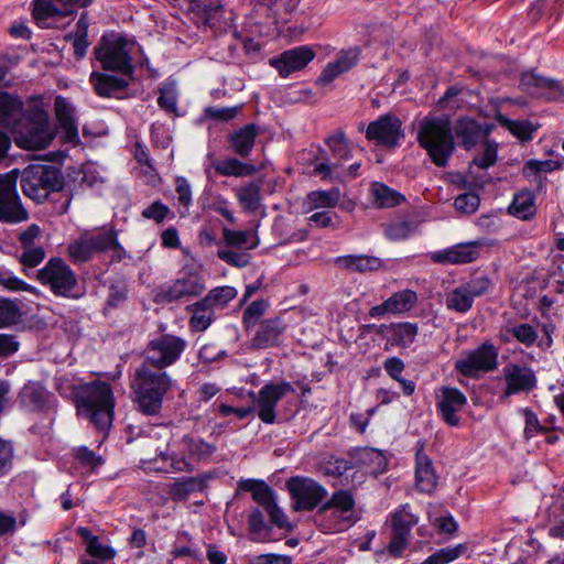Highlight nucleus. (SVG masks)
<instances>
[{
  "label": "nucleus",
  "instance_id": "nucleus-1",
  "mask_svg": "<svg viewBox=\"0 0 564 564\" xmlns=\"http://www.w3.org/2000/svg\"><path fill=\"white\" fill-rule=\"evenodd\" d=\"M174 384L175 380L165 370L140 364L130 381L132 401L142 414L156 416Z\"/></svg>",
  "mask_w": 564,
  "mask_h": 564
},
{
  "label": "nucleus",
  "instance_id": "nucleus-2",
  "mask_svg": "<svg viewBox=\"0 0 564 564\" xmlns=\"http://www.w3.org/2000/svg\"><path fill=\"white\" fill-rule=\"evenodd\" d=\"M416 141L431 161L438 167H445L455 152V138L449 118L425 116L419 121Z\"/></svg>",
  "mask_w": 564,
  "mask_h": 564
},
{
  "label": "nucleus",
  "instance_id": "nucleus-3",
  "mask_svg": "<svg viewBox=\"0 0 564 564\" xmlns=\"http://www.w3.org/2000/svg\"><path fill=\"white\" fill-rule=\"evenodd\" d=\"M79 415L87 419L98 431L107 432L113 420V392L109 383L94 381L80 388L75 397Z\"/></svg>",
  "mask_w": 564,
  "mask_h": 564
},
{
  "label": "nucleus",
  "instance_id": "nucleus-4",
  "mask_svg": "<svg viewBox=\"0 0 564 564\" xmlns=\"http://www.w3.org/2000/svg\"><path fill=\"white\" fill-rule=\"evenodd\" d=\"M11 132L17 145L26 150L45 149L55 135L48 113L40 104L30 105Z\"/></svg>",
  "mask_w": 564,
  "mask_h": 564
},
{
  "label": "nucleus",
  "instance_id": "nucleus-5",
  "mask_svg": "<svg viewBox=\"0 0 564 564\" xmlns=\"http://www.w3.org/2000/svg\"><path fill=\"white\" fill-rule=\"evenodd\" d=\"M22 192L36 203L47 199L50 193L64 191L65 183L62 171L48 164H30L21 174Z\"/></svg>",
  "mask_w": 564,
  "mask_h": 564
},
{
  "label": "nucleus",
  "instance_id": "nucleus-6",
  "mask_svg": "<svg viewBox=\"0 0 564 564\" xmlns=\"http://www.w3.org/2000/svg\"><path fill=\"white\" fill-rule=\"evenodd\" d=\"M36 279L56 296L79 299L83 295L78 290L75 272L62 258H51L42 269L37 270Z\"/></svg>",
  "mask_w": 564,
  "mask_h": 564
},
{
  "label": "nucleus",
  "instance_id": "nucleus-7",
  "mask_svg": "<svg viewBox=\"0 0 564 564\" xmlns=\"http://www.w3.org/2000/svg\"><path fill=\"white\" fill-rule=\"evenodd\" d=\"M186 348V341L177 336L163 334L151 339L144 349L141 364L165 370L174 365Z\"/></svg>",
  "mask_w": 564,
  "mask_h": 564
},
{
  "label": "nucleus",
  "instance_id": "nucleus-8",
  "mask_svg": "<svg viewBox=\"0 0 564 564\" xmlns=\"http://www.w3.org/2000/svg\"><path fill=\"white\" fill-rule=\"evenodd\" d=\"M497 347L489 340L476 349L465 351L455 361V370L466 378H476L479 373L491 372L498 367Z\"/></svg>",
  "mask_w": 564,
  "mask_h": 564
},
{
  "label": "nucleus",
  "instance_id": "nucleus-9",
  "mask_svg": "<svg viewBox=\"0 0 564 564\" xmlns=\"http://www.w3.org/2000/svg\"><path fill=\"white\" fill-rule=\"evenodd\" d=\"M285 487L294 511H312L327 497L326 488L310 477H291L286 480Z\"/></svg>",
  "mask_w": 564,
  "mask_h": 564
},
{
  "label": "nucleus",
  "instance_id": "nucleus-10",
  "mask_svg": "<svg viewBox=\"0 0 564 564\" xmlns=\"http://www.w3.org/2000/svg\"><path fill=\"white\" fill-rule=\"evenodd\" d=\"M19 170L0 174V221L19 224L28 220L29 214L23 207L17 191Z\"/></svg>",
  "mask_w": 564,
  "mask_h": 564
},
{
  "label": "nucleus",
  "instance_id": "nucleus-11",
  "mask_svg": "<svg viewBox=\"0 0 564 564\" xmlns=\"http://www.w3.org/2000/svg\"><path fill=\"white\" fill-rule=\"evenodd\" d=\"M128 42L119 36L95 47V56L106 70H112L126 76L133 73L132 57L127 50Z\"/></svg>",
  "mask_w": 564,
  "mask_h": 564
},
{
  "label": "nucleus",
  "instance_id": "nucleus-12",
  "mask_svg": "<svg viewBox=\"0 0 564 564\" xmlns=\"http://www.w3.org/2000/svg\"><path fill=\"white\" fill-rule=\"evenodd\" d=\"M324 142L330 152L333 161L329 164H319L316 169H313V174L321 176L323 180L333 181L339 176L340 170L352 158V153L346 134L341 129L326 137Z\"/></svg>",
  "mask_w": 564,
  "mask_h": 564
},
{
  "label": "nucleus",
  "instance_id": "nucleus-13",
  "mask_svg": "<svg viewBox=\"0 0 564 564\" xmlns=\"http://www.w3.org/2000/svg\"><path fill=\"white\" fill-rule=\"evenodd\" d=\"M401 120L393 115H382L377 120L371 121L365 129L360 123L359 130L366 133L368 141L376 142L383 148L392 149L400 144V140L404 137L402 132Z\"/></svg>",
  "mask_w": 564,
  "mask_h": 564
},
{
  "label": "nucleus",
  "instance_id": "nucleus-14",
  "mask_svg": "<svg viewBox=\"0 0 564 564\" xmlns=\"http://www.w3.org/2000/svg\"><path fill=\"white\" fill-rule=\"evenodd\" d=\"M289 393H295V389L288 381L265 383L254 400L259 419L265 424H273L276 420L275 406Z\"/></svg>",
  "mask_w": 564,
  "mask_h": 564
},
{
  "label": "nucleus",
  "instance_id": "nucleus-15",
  "mask_svg": "<svg viewBox=\"0 0 564 564\" xmlns=\"http://www.w3.org/2000/svg\"><path fill=\"white\" fill-rule=\"evenodd\" d=\"M419 522V517L410 511L408 503L400 506L391 516L392 535L387 546L392 556H401L409 545L411 530Z\"/></svg>",
  "mask_w": 564,
  "mask_h": 564
},
{
  "label": "nucleus",
  "instance_id": "nucleus-16",
  "mask_svg": "<svg viewBox=\"0 0 564 564\" xmlns=\"http://www.w3.org/2000/svg\"><path fill=\"white\" fill-rule=\"evenodd\" d=\"M204 290L205 281L200 272L193 267H185L178 273V278L162 290V294L167 302H174L198 296Z\"/></svg>",
  "mask_w": 564,
  "mask_h": 564
},
{
  "label": "nucleus",
  "instance_id": "nucleus-17",
  "mask_svg": "<svg viewBox=\"0 0 564 564\" xmlns=\"http://www.w3.org/2000/svg\"><path fill=\"white\" fill-rule=\"evenodd\" d=\"M506 389L502 399L520 392H530L536 387V376L532 368L509 362L503 367Z\"/></svg>",
  "mask_w": 564,
  "mask_h": 564
},
{
  "label": "nucleus",
  "instance_id": "nucleus-18",
  "mask_svg": "<svg viewBox=\"0 0 564 564\" xmlns=\"http://www.w3.org/2000/svg\"><path fill=\"white\" fill-rule=\"evenodd\" d=\"M467 404L466 395L455 387H442L437 395L436 409L443 421L449 426L460 423L458 412Z\"/></svg>",
  "mask_w": 564,
  "mask_h": 564
},
{
  "label": "nucleus",
  "instance_id": "nucleus-19",
  "mask_svg": "<svg viewBox=\"0 0 564 564\" xmlns=\"http://www.w3.org/2000/svg\"><path fill=\"white\" fill-rule=\"evenodd\" d=\"M315 51L307 46L301 45L284 51L278 57L271 58L270 64L279 72L282 77L303 69L315 57Z\"/></svg>",
  "mask_w": 564,
  "mask_h": 564
},
{
  "label": "nucleus",
  "instance_id": "nucleus-20",
  "mask_svg": "<svg viewBox=\"0 0 564 564\" xmlns=\"http://www.w3.org/2000/svg\"><path fill=\"white\" fill-rule=\"evenodd\" d=\"M288 324L281 317H270L261 321L250 340L251 348L267 349L281 345Z\"/></svg>",
  "mask_w": 564,
  "mask_h": 564
},
{
  "label": "nucleus",
  "instance_id": "nucleus-21",
  "mask_svg": "<svg viewBox=\"0 0 564 564\" xmlns=\"http://www.w3.org/2000/svg\"><path fill=\"white\" fill-rule=\"evenodd\" d=\"M520 88L530 95L543 96L549 100H557L564 95V89L558 80L539 76L533 72L522 74Z\"/></svg>",
  "mask_w": 564,
  "mask_h": 564
},
{
  "label": "nucleus",
  "instance_id": "nucleus-22",
  "mask_svg": "<svg viewBox=\"0 0 564 564\" xmlns=\"http://www.w3.org/2000/svg\"><path fill=\"white\" fill-rule=\"evenodd\" d=\"M360 57V48L352 46L341 50L334 62L327 63L318 76L316 83L318 85H328L339 75L347 73L357 65Z\"/></svg>",
  "mask_w": 564,
  "mask_h": 564
},
{
  "label": "nucleus",
  "instance_id": "nucleus-23",
  "mask_svg": "<svg viewBox=\"0 0 564 564\" xmlns=\"http://www.w3.org/2000/svg\"><path fill=\"white\" fill-rule=\"evenodd\" d=\"M489 132L490 128L487 124H480L469 117L458 118L453 126V134L455 133L459 145L465 150L473 149L477 143L486 139Z\"/></svg>",
  "mask_w": 564,
  "mask_h": 564
},
{
  "label": "nucleus",
  "instance_id": "nucleus-24",
  "mask_svg": "<svg viewBox=\"0 0 564 564\" xmlns=\"http://www.w3.org/2000/svg\"><path fill=\"white\" fill-rule=\"evenodd\" d=\"M419 445L415 453V486L420 492L431 495L437 486V476L432 459L424 453V443Z\"/></svg>",
  "mask_w": 564,
  "mask_h": 564
},
{
  "label": "nucleus",
  "instance_id": "nucleus-25",
  "mask_svg": "<svg viewBox=\"0 0 564 564\" xmlns=\"http://www.w3.org/2000/svg\"><path fill=\"white\" fill-rule=\"evenodd\" d=\"M355 506L354 494L350 490L339 489L334 491L330 498L319 506L317 514L319 516L335 509L340 513V520L350 525L357 521V518L354 516Z\"/></svg>",
  "mask_w": 564,
  "mask_h": 564
},
{
  "label": "nucleus",
  "instance_id": "nucleus-26",
  "mask_svg": "<svg viewBox=\"0 0 564 564\" xmlns=\"http://www.w3.org/2000/svg\"><path fill=\"white\" fill-rule=\"evenodd\" d=\"M478 241L457 243L452 248L435 252L432 256L434 262L451 263V264H465L475 261L479 257Z\"/></svg>",
  "mask_w": 564,
  "mask_h": 564
},
{
  "label": "nucleus",
  "instance_id": "nucleus-27",
  "mask_svg": "<svg viewBox=\"0 0 564 564\" xmlns=\"http://www.w3.org/2000/svg\"><path fill=\"white\" fill-rule=\"evenodd\" d=\"M55 117L66 142H78V128L75 119V109L63 96L54 100Z\"/></svg>",
  "mask_w": 564,
  "mask_h": 564
},
{
  "label": "nucleus",
  "instance_id": "nucleus-28",
  "mask_svg": "<svg viewBox=\"0 0 564 564\" xmlns=\"http://www.w3.org/2000/svg\"><path fill=\"white\" fill-rule=\"evenodd\" d=\"M260 133V128L256 123H248L228 135V143L232 152L241 158H247L251 153L256 138Z\"/></svg>",
  "mask_w": 564,
  "mask_h": 564
},
{
  "label": "nucleus",
  "instance_id": "nucleus-29",
  "mask_svg": "<svg viewBox=\"0 0 564 564\" xmlns=\"http://www.w3.org/2000/svg\"><path fill=\"white\" fill-rule=\"evenodd\" d=\"M208 479L206 474L183 477L170 485L167 494L174 501H184L195 492H203L207 488Z\"/></svg>",
  "mask_w": 564,
  "mask_h": 564
},
{
  "label": "nucleus",
  "instance_id": "nucleus-30",
  "mask_svg": "<svg viewBox=\"0 0 564 564\" xmlns=\"http://www.w3.org/2000/svg\"><path fill=\"white\" fill-rule=\"evenodd\" d=\"M24 110L23 101L18 95L0 90V127L11 131Z\"/></svg>",
  "mask_w": 564,
  "mask_h": 564
},
{
  "label": "nucleus",
  "instance_id": "nucleus-31",
  "mask_svg": "<svg viewBox=\"0 0 564 564\" xmlns=\"http://www.w3.org/2000/svg\"><path fill=\"white\" fill-rule=\"evenodd\" d=\"M89 82L95 93L104 98L113 97L117 93L124 90L129 86L127 79L100 72H93Z\"/></svg>",
  "mask_w": 564,
  "mask_h": 564
},
{
  "label": "nucleus",
  "instance_id": "nucleus-32",
  "mask_svg": "<svg viewBox=\"0 0 564 564\" xmlns=\"http://www.w3.org/2000/svg\"><path fill=\"white\" fill-rule=\"evenodd\" d=\"M335 262L343 269L359 273L378 271L383 265V262L380 258L367 254L343 256L336 258Z\"/></svg>",
  "mask_w": 564,
  "mask_h": 564
},
{
  "label": "nucleus",
  "instance_id": "nucleus-33",
  "mask_svg": "<svg viewBox=\"0 0 564 564\" xmlns=\"http://www.w3.org/2000/svg\"><path fill=\"white\" fill-rule=\"evenodd\" d=\"M18 400L20 405L28 411L39 412L44 408L46 402L45 388L39 382L29 381L21 389Z\"/></svg>",
  "mask_w": 564,
  "mask_h": 564
},
{
  "label": "nucleus",
  "instance_id": "nucleus-34",
  "mask_svg": "<svg viewBox=\"0 0 564 564\" xmlns=\"http://www.w3.org/2000/svg\"><path fill=\"white\" fill-rule=\"evenodd\" d=\"M350 456L356 468L367 467L371 473H381L387 465L383 454L371 447L356 448L350 452Z\"/></svg>",
  "mask_w": 564,
  "mask_h": 564
},
{
  "label": "nucleus",
  "instance_id": "nucleus-35",
  "mask_svg": "<svg viewBox=\"0 0 564 564\" xmlns=\"http://www.w3.org/2000/svg\"><path fill=\"white\" fill-rule=\"evenodd\" d=\"M239 488L250 492L252 499L263 508L275 501L273 489L263 480L245 479L239 482Z\"/></svg>",
  "mask_w": 564,
  "mask_h": 564
},
{
  "label": "nucleus",
  "instance_id": "nucleus-36",
  "mask_svg": "<svg viewBox=\"0 0 564 564\" xmlns=\"http://www.w3.org/2000/svg\"><path fill=\"white\" fill-rule=\"evenodd\" d=\"M212 166L221 176L242 177L253 175L257 172L254 165L241 162L236 158L217 160L213 162Z\"/></svg>",
  "mask_w": 564,
  "mask_h": 564
},
{
  "label": "nucleus",
  "instance_id": "nucleus-37",
  "mask_svg": "<svg viewBox=\"0 0 564 564\" xmlns=\"http://www.w3.org/2000/svg\"><path fill=\"white\" fill-rule=\"evenodd\" d=\"M535 210L534 194L528 189L518 192L509 206V213L523 220L530 219L534 216Z\"/></svg>",
  "mask_w": 564,
  "mask_h": 564
},
{
  "label": "nucleus",
  "instance_id": "nucleus-38",
  "mask_svg": "<svg viewBox=\"0 0 564 564\" xmlns=\"http://www.w3.org/2000/svg\"><path fill=\"white\" fill-rule=\"evenodd\" d=\"M371 193L376 205L381 208L394 207L404 200V196L402 194L378 182L372 184Z\"/></svg>",
  "mask_w": 564,
  "mask_h": 564
},
{
  "label": "nucleus",
  "instance_id": "nucleus-39",
  "mask_svg": "<svg viewBox=\"0 0 564 564\" xmlns=\"http://www.w3.org/2000/svg\"><path fill=\"white\" fill-rule=\"evenodd\" d=\"M188 308L193 313L189 321L191 327L196 332L207 329L214 318V308L208 304H203V300L194 303Z\"/></svg>",
  "mask_w": 564,
  "mask_h": 564
},
{
  "label": "nucleus",
  "instance_id": "nucleus-40",
  "mask_svg": "<svg viewBox=\"0 0 564 564\" xmlns=\"http://www.w3.org/2000/svg\"><path fill=\"white\" fill-rule=\"evenodd\" d=\"M390 314L409 312L417 302V295L412 290H402L393 293L388 300Z\"/></svg>",
  "mask_w": 564,
  "mask_h": 564
},
{
  "label": "nucleus",
  "instance_id": "nucleus-41",
  "mask_svg": "<svg viewBox=\"0 0 564 564\" xmlns=\"http://www.w3.org/2000/svg\"><path fill=\"white\" fill-rule=\"evenodd\" d=\"M380 327L389 329L392 339L402 347H409L417 334V325L412 323H397L390 326L381 325Z\"/></svg>",
  "mask_w": 564,
  "mask_h": 564
},
{
  "label": "nucleus",
  "instance_id": "nucleus-42",
  "mask_svg": "<svg viewBox=\"0 0 564 564\" xmlns=\"http://www.w3.org/2000/svg\"><path fill=\"white\" fill-rule=\"evenodd\" d=\"M445 302L448 310L467 313L473 306L474 299L462 284L446 295Z\"/></svg>",
  "mask_w": 564,
  "mask_h": 564
},
{
  "label": "nucleus",
  "instance_id": "nucleus-43",
  "mask_svg": "<svg viewBox=\"0 0 564 564\" xmlns=\"http://www.w3.org/2000/svg\"><path fill=\"white\" fill-rule=\"evenodd\" d=\"M91 246L94 254L105 252L111 249H122L113 230L101 231L94 235H86Z\"/></svg>",
  "mask_w": 564,
  "mask_h": 564
},
{
  "label": "nucleus",
  "instance_id": "nucleus-44",
  "mask_svg": "<svg viewBox=\"0 0 564 564\" xmlns=\"http://www.w3.org/2000/svg\"><path fill=\"white\" fill-rule=\"evenodd\" d=\"M250 236V230H231L229 228H223L224 242L228 247L243 248L245 250L254 249L259 245V239L256 237V239L249 243Z\"/></svg>",
  "mask_w": 564,
  "mask_h": 564
},
{
  "label": "nucleus",
  "instance_id": "nucleus-45",
  "mask_svg": "<svg viewBox=\"0 0 564 564\" xmlns=\"http://www.w3.org/2000/svg\"><path fill=\"white\" fill-rule=\"evenodd\" d=\"M237 199L247 212H256L259 208L261 200L260 185L251 182L245 187H241L237 192Z\"/></svg>",
  "mask_w": 564,
  "mask_h": 564
},
{
  "label": "nucleus",
  "instance_id": "nucleus-46",
  "mask_svg": "<svg viewBox=\"0 0 564 564\" xmlns=\"http://www.w3.org/2000/svg\"><path fill=\"white\" fill-rule=\"evenodd\" d=\"M67 254L75 263H85L94 257V252L86 235L70 242L67 247Z\"/></svg>",
  "mask_w": 564,
  "mask_h": 564
},
{
  "label": "nucleus",
  "instance_id": "nucleus-47",
  "mask_svg": "<svg viewBox=\"0 0 564 564\" xmlns=\"http://www.w3.org/2000/svg\"><path fill=\"white\" fill-rule=\"evenodd\" d=\"M237 295V290L234 286L225 285L218 286L208 292L203 299V304H208L213 308L224 307Z\"/></svg>",
  "mask_w": 564,
  "mask_h": 564
},
{
  "label": "nucleus",
  "instance_id": "nucleus-48",
  "mask_svg": "<svg viewBox=\"0 0 564 564\" xmlns=\"http://www.w3.org/2000/svg\"><path fill=\"white\" fill-rule=\"evenodd\" d=\"M466 550L467 546L465 544L443 547L431 554L421 564H447L463 555Z\"/></svg>",
  "mask_w": 564,
  "mask_h": 564
},
{
  "label": "nucleus",
  "instance_id": "nucleus-49",
  "mask_svg": "<svg viewBox=\"0 0 564 564\" xmlns=\"http://www.w3.org/2000/svg\"><path fill=\"white\" fill-rule=\"evenodd\" d=\"M183 442L186 445V449L189 456L199 460L208 459L216 451V446L214 444L207 443L203 438L185 436Z\"/></svg>",
  "mask_w": 564,
  "mask_h": 564
},
{
  "label": "nucleus",
  "instance_id": "nucleus-50",
  "mask_svg": "<svg viewBox=\"0 0 564 564\" xmlns=\"http://www.w3.org/2000/svg\"><path fill=\"white\" fill-rule=\"evenodd\" d=\"M500 122L503 127H506L514 137H517L521 141H529L532 139V134L534 132V128L532 123L528 120H511L507 118H501Z\"/></svg>",
  "mask_w": 564,
  "mask_h": 564
},
{
  "label": "nucleus",
  "instance_id": "nucleus-51",
  "mask_svg": "<svg viewBox=\"0 0 564 564\" xmlns=\"http://www.w3.org/2000/svg\"><path fill=\"white\" fill-rule=\"evenodd\" d=\"M338 189L315 191L308 194V200L314 208H332L339 202Z\"/></svg>",
  "mask_w": 564,
  "mask_h": 564
},
{
  "label": "nucleus",
  "instance_id": "nucleus-52",
  "mask_svg": "<svg viewBox=\"0 0 564 564\" xmlns=\"http://www.w3.org/2000/svg\"><path fill=\"white\" fill-rule=\"evenodd\" d=\"M268 303L264 300H257L250 303L242 314V323L246 329L254 327L260 317L265 313Z\"/></svg>",
  "mask_w": 564,
  "mask_h": 564
},
{
  "label": "nucleus",
  "instance_id": "nucleus-53",
  "mask_svg": "<svg viewBox=\"0 0 564 564\" xmlns=\"http://www.w3.org/2000/svg\"><path fill=\"white\" fill-rule=\"evenodd\" d=\"M68 176L73 177L74 181L80 180V183L88 187H94L104 182L94 164L84 165L83 169H74L72 173H68Z\"/></svg>",
  "mask_w": 564,
  "mask_h": 564
},
{
  "label": "nucleus",
  "instance_id": "nucleus-54",
  "mask_svg": "<svg viewBox=\"0 0 564 564\" xmlns=\"http://www.w3.org/2000/svg\"><path fill=\"white\" fill-rule=\"evenodd\" d=\"M20 316V308L13 301L0 299V328L17 324Z\"/></svg>",
  "mask_w": 564,
  "mask_h": 564
},
{
  "label": "nucleus",
  "instance_id": "nucleus-55",
  "mask_svg": "<svg viewBox=\"0 0 564 564\" xmlns=\"http://www.w3.org/2000/svg\"><path fill=\"white\" fill-rule=\"evenodd\" d=\"M159 457L161 458L163 465L159 466L158 469L170 473V471H192L193 466L188 463L184 457H178L176 455H169L164 452H161Z\"/></svg>",
  "mask_w": 564,
  "mask_h": 564
},
{
  "label": "nucleus",
  "instance_id": "nucleus-56",
  "mask_svg": "<svg viewBox=\"0 0 564 564\" xmlns=\"http://www.w3.org/2000/svg\"><path fill=\"white\" fill-rule=\"evenodd\" d=\"M413 224L409 220L393 221L384 228V235L389 240L398 241L406 239L413 231Z\"/></svg>",
  "mask_w": 564,
  "mask_h": 564
},
{
  "label": "nucleus",
  "instance_id": "nucleus-57",
  "mask_svg": "<svg viewBox=\"0 0 564 564\" xmlns=\"http://www.w3.org/2000/svg\"><path fill=\"white\" fill-rule=\"evenodd\" d=\"M512 336L527 347H531L536 343L538 332L528 323H521L510 328Z\"/></svg>",
  "mask_w": 564,
  "mask_h": 564
},
{
  "label": "nucleus",
  "instance_id": "nucleus-58",
  "mask_svg": "<svg viewBox=\"0 0 564 564\" xmlns=\"http://www.w3.org/2000/svg\"><path fill=\"white\" fill-rule=\"evenodd\" d=\"M217 257L227 264L236 268H245L250 263L251 256L245 251L219 249Z\"/></svg>",
  "mask_w": 564,
  "mask_h": 564
},
{
  "label": "nucleus",
  "instance_id": "nucleus-59",
  "mask_svg": "<svg viewBox=\"0 0 564 564\" xmlns=\"http://www.w3.org/2000/svg\"><path fill=\"white\" fill-rule=\"evenodd\" d=\"M45 258V250L41 246H31L23 248V252L21 253L19 260L21 264L26 268H35L39 265Z\"/></svg>",
  "mask_w": 564,
  "mask_h": 564
},
{
  "label": "nucleus",
  "instance_id": "nucleus-60",
  "mask_svg": "<svg viewBox=\"0 0 564 564\" xmlns=\"http://www.w3.org/2000/svg\"><path fill=\"white\" fill-rule=\"evenodd\" d=\"M480 204L478 194L474 192L463 193L455 198V208L464 214H473L477 210Z\"/></svg>",
  "mask_w": 564,
  "mask_h": 564
},
{
  "label": "nucleus",
  "instance_id": "nucleus-61",
  "mask_svg": "<svg viewBox=\"0 0 564 564\" xmlns=\"http://www.w3.org/2000/svg\"><path fill=\"white\" fill-rule=\"evenodd\" d=\"M497 162V143L486 140L484 143V152L474 159L473 163L479 169H488Z\"/></svg>",
  "mask_w": 564,
  "mask_h": 564
},
{
  "label": "nucleus",
  "instance_id": "nucleus-62",
  "mask_svg": "<svg viewBox=\"0 0 564 564\" xmlns=\"http://www.w3.org/2000/svg\"><path fill=\"white\" fill-rule=\"evenodd\" d=\"M86 551L91 557L100 561H109L116 556V551L111 546L101 543L98 538L89 541Z\"/></svg>",
  "mask_w": 564,
  "mask_h": 564
},
{
  "label": "nucleus",
  "instance_id": "nucleus-63",
  "mask_svg": "<svg viewBox=\"0 0 564 564\" xmlns=\"http://www.w3.org/2000/svg\"><path fill=\"white\" fill-rule=\"evenodd\" d=\"M0 285L9 291H34L32 285L25 283L8 270H0Z\"/></svg>",
  "mask_w": 564,
  "mask_h": 564
},
{
  "label": "nucleus",
  "instance_id": "nucleus-64",
  "mask_svg": "<svg viewBox=\"0 0 564 564\" xmlns=\"http://www.w3.org/2000/svg\"><path fill=\"white\" fill-rule=\"evenodd\" d=\"M158 105L166 113L173 115L175 117L178 116L177 96H176V93L174 89L160 88V96L158 97Z\"/></svg>",
  "mask_w": 564,
  "mask_h": 564
}]
</instances>
